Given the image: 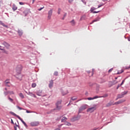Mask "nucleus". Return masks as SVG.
Wrapping results in <instances>:
<instances>
[{
	"label": "nucleus",
	"mask_w": 130,
	"mask_h": 130,
	"mask_svg": "<svg viewBox=\"0 0 130 130\" xmlns=\"http://www.w3.org/2000/svg\"><path fill=\"white\" fill-rule=\"evenodd\" d=\"M12 114L13 115H15V116H16V117H17L18 118H19L20 119V120L21 121V122H22V123L24 124V125L25 126H27V124H26V122H25V121H24V120H23V119H22L21 117H20V116H19L18 115H17L16 114H15L14 113H12Z\"/></svg>",
	"instance_id": "obj_1"
},
{
	"label": "nucleus",
	"mask_w": 130,
	"mask_h": 130,
	"mask_svg": "<svg viewBox=\"0 0 130 130\" xmlns=\"http://www.w3.org/2000/svg\"><path fill=\"white\" fill-rule=\"evenodd\" d=\"M16 74H21V72H22V66L19 65L16 67Z\"/></svg>",
	"instance_id": "obj_2"
},
{
	"label": "nucleus",
	"mask_w": 130,
	"mask_h": 130,
	"mask_svg": "<svg viewBox=\"0 0 130 130\" xmlns=\"http://www.w3.org/2000/svg\"><path fill=\"white\" fill-rule=\"evenodd\" d=\"M96 109V106L89 108L87 110V112H90V113H92V112H94V111H95Z\"/></svg>",
	"instance_id": "obj_3"
},
{
	"label": "nucleus",
	"mask_w": 130,
	"mask_h": 130,
	"mask_svg": "<svg viewBox=\"0 0 130 130\" xmlns=\"http://www.w3.org/2000/svg\"><path fill=\"white\" fill-rule=\"evenodd\" d=\"M30 126H37L39 125V122L38 121L31 122L30 123Z\"/></svg>",
	"instance_id": "obj_4"
},
{
	"label": "nucleus",
	"mask_w": 130,
	"mask_h": 130,
	"mask_svg": "<svg viewBox=\"0 0 130 130\" xmlns=\"http://www.w3.org/2000/svg\"><path fill=\"white\" fill-rule=\"evenodd\" d=\"M87 108H88L87 105H83L79 108V112L83 111V110H85V109H87Z\"/></svg>",
	"instance_id": "obj_5"
},
{
	"label": "nucleus",
	"mask_w": 130,
	"mask_h": 130,
	"mask_svg": "<svg viewBox=\"0 0 130 130\" xmlns=\"http://www.w3.org/2000/svg\"><path fill=\"white\" fill-rule=\"evenodd\" d=\"M53 10L51 9L50 11L48 12V20H50L51 19V16H52V12Z\"/></svg>",
	"instance_id": "obj_6"
},
{
	"label": "nucleus",
	"mask_w": 130,
	"mask_h": 130,
	"mask_svg": "<svg viewBox=\"0 0 130 130\" xmlns=\"http://www.w3.org/2000/svg\"><path fill=\"white\" fill-rule=\"evenodd\" d=\"M95 10H97V8H95L94 7H91L90 9V12L91 13H92V14H98V13H99L100 11H94Z\"/></svg>",
	"instance_id": "obj_7"
},
{
	"label": "nucleus",
	"mask_w": 130,
	"mask_h": 130,
	"mask_svg": "<svg viewBox=\"0 0 130 130\" xmlns=\"http://www.w3.org/2000/svg\"><path fill=\"white\" fill-rule=\"evenodd\" d=\"M16 78L19 80V81H22V78H23V76L21 75L20 74H16L15 75Z\"/></svg>",
	"instance_id": "obj_8"
},
{
	"label": "nucleus",
	"mask_w": 130,
	"mask_h": 130,
	"mask_svg": "<svg viewBox=\"0 0 130 130\" xmlns=\"http://www.w3.org/2000/svg\"><path fill=\"white\" fill-rule=\"evenodd\" d=\"M117 83H118V82L116 81H114L113 82H109V87H112V86H113L114 85H115L116 84H117Z\"/></svg>",
	"instance_id": "obj_9"
},
{
	"label": "nucleus",
	"mask_w": 130,
	"mask_h": 130,
	"mask_svg": "<svg viewBox=\"0 0 130 130\" xmlns=\"http://www.w3.org/2000/svg\"><path fill=\"white\" fill-rule=\"evenodd\" d=\"M5 86H6L7 87H10V86H11L9 85L10 84H11V83H10V81H9L8 80L5 81Z\"/></svg>",
	"instance_id": "obj_10"
},
{
	"label": "nucleus",
	"mask_w": 130,
	"mask_h": 130,
	"mask_svg": "<svg viewBox=\"0 0 130 130\" xmlns=\"http://www.w3.org/2000/svg\"><path fill=\"white\" fill-rule=\"evenodd\" d=\"M2 44L7 48H9V47H10V45L6 42H3Z\"/></svg>",
	"instance_id": "obj_11"
},
{
	"label": "nucleus",
	"mask_w": 130,
	"mask_h": 130,
	"mask_svg": "<svg viewBox=\"0 0 130 130\" xmlns=\"http://www.w3.org/2000/svg\"><path fill=\"white\" fill-rule=\"evenodd\" d=\"M49 87V88H51L52 87H53V80L50 81Z\"/></svg>",
	"instance_id": "obj_12"
},
{
	"label": "nucleus",
	"mask_w": 130,
	"mask_h": 130,
	"mask_svg": "<svg viewBox=\"0 0 130 130\" xmlns=\"http://www.w3.org/2000/svg\"><path fill=\"white\" fill-rule=\"evenodd\" d=\"M17 32L19 36H22L23 35V30L18 29Z\"/></svg>",
	"instance_id": "obj_13"
},
{
	"label": "nucleus",
	"mask_w": 130,
	"mask_h": 130,
	"mask_svg": "<svg viewBox=\"0 0 130 130\" xmlns=\"http://www.w3.org/2000/svg\"><path fill=\"white\" fill-rule=\"evenodd\" d=\"M17 9L18 7L16 6V5L13 4L12 6V9L13 10V11H17Z\"/></svg>",
	"instance_id": "obj_14"
},
{
	"label": "nucleus",
	"mask_w": 130,
	"mask_h": 130,
	"mask_svg": "<svg viewBox=\"0 0 130 130\" xmlns=\"http://www.w3.org/2000/svg\"><path fill=\"white\" fill-rule=\"evenodd\" d=\"M100 20V19L99 18H96L95 19L93 20L90 24H93V23L95 22H98Z\"/></svg>",
	"instance_id": "obj_15"
},
{
	"label": "nucleus",
	"mask_w": 130,
	"mask_h": 130,
	"mask_svg": "<svg viewBox=\"0 0 130 130\" xmlns=\"http://www.w3.org/2000/svg\"><path fill=\"white\" fill-rule=\"evenodd\" d=\"M61 104V101H58L56 104V107H58V106L60 105Z\"/></svg>",
	"instance_id": "obj_16"
},
{
	"label": "nucleus",
	"mask_w": 130,
	"mask_h": 130,
	"mask_svg": "<svg viewBox=\"0 0 130 130\" xmlns=\"http://www.w3.org/2000/svg\"><path fill=\"white\" fill-rule=\"evenodd\" d=\"M70 23H71V24L72 25V26H75V25H76V22H75L74 20H72Z\"/></svg>",
	"instance_id": "obj_17"
},
{
	"label": "nucleus",
	"mask_w": 130,
	"mask_h": 130,
	"mask_svg": "<svg viewBox=\"0 0 130 130\" xmlns=\"http://www.w3.org/2000/svg\"><path fill=\"white\" fill-rule=\"evenodd\" d=\"M127 92H128V91H126L122 92L121 93V94H122V96H124V95H126V93H127Z\"/></svg>",
	"instance_id": "obj_18"
},
{
	"label": "nucleus",
	"mask_w": 130,
	"mask_h": 130,
	"mask_svg": "<svg viewBox=\"0 0 130 130\" xmlns=\"http://www.w3.org/2000/svg\"><path fill=\"white\" fill-rule=\"evenodd\" d=\"M67 119V117H64L61 119V122H64L66 121V120Z\"/></svg>",
	"instance_id": "obj_19"
},
{
	"label": "nucleus",
	"mask_w": 130,
	"mask_h": 130,
	"mask_svg": "<svg viewBox=\"0 0 130 130\" xmlns=\"http://www.w3.org/2000/svg\"><path fill=\"white\" fill-rule=\"evenodd\" d=\"M119 101L120 102V104H121V103H123V102H125V100H120Z\"/></svg>",
	"instance_id": "obj_20"
},
{
	"label": "nucleus",
	"mask_w": 130,
	"mask_h": 130,
	"mask_svg": "<svg viewBox=\"0 0 130 130\" xmlns=\"http://www.w3.org/2000/svg\"><path fill=\"white\" fill-rule=\"evenodd\" d=\"M119 101L120 102V104H121V103H123V102H125V100H120Z\"/></svg>",
	"instance_id": "obj_21"
},
{
	"label": "nucleus",
	"mask_w": 130,
	"mask_h": 130,
	"mask_svg": "<svg viewBox=\"0 0 130 130\" xmlns=\"http://www.w3.org/2000/svg\"><path fill=\"white\" fill-rule=\"evenodd\" d=\"M56 108H57V110H60V109H61V106L59 105V106H58V107H56Z\"/></svg>",
	"instance_id": "obj_22"
},
{
	"label": "nucleus",
	"mask_w": 130,
	"mask_h": 130,
	"mask_svg": "<svg viewBox=\"0 0 130 130\" xmlns=\"http://www.w3.org/2000/svg\"><path fill=\"white\" fill-rule=\"evenodd\" d=\"M19 96H20V97H21V98H22V99H23L24 95H23V93H19Z\"/></svg>",
	"instance_id": "obj_23"
},
{
	"label": "nucleus",
	"mask_w": 130,
	"mask_h": 130,
	"mask_svg": "<svg viewBox=\"0 0 130 130\" xmlns=\"http://www.w3.org/2000/svg\"><path fill=\"white\" fill-rule=\"evenodd\" d=\"M123 97V96H122V93L118 95V98H119V99L122 98Z\"/></svg>",
	"instance_id": "obj_24"
},
{
	"label": "nucleus",
	"mask_w": 130,
	"mask_h": 130,
	"mask_svg": "<svg viewBox=\"0 0 130 130\" xmlns=\"http://www.w3.org/2000/svg\"><path fill=\"white\" fill-rule=\"evenodd\" d=\"M9 93L10 94V95H14V94H15V92H14L13 91H9Z\"/></svg>",
	"instance_id": "obj_25"
},
{
	"label": "nucleus",
	"mask_w": 130,
	"mask_h": 130,
	"mask_svg": "<svg viewBox=\"0 0 130 130\" xmlns=\"http://www.w3.org/2000/svg\"><path fill=\"white\" fill-rule=\"evenodd\" d=\"M36 86H37L36 83H32L31 85L32 88H35V87H36Z\"/></svg>",
	"instance_id": "obj_26"
},
{
	"label": "nucleus",
	"mask_w": 130,
	"mask_h": 130,
	"mask_svg": "<svg viewBox=\"0 0 130 130\" xmlns=\"http://www.w3.org/2000/svg\"><path fill=\"white\" fill-rule=\"evenodd\" d=\"M111 103H108L106 105V107H109L110 106H111Z\"/></svg>",
	"instance_id": "obj_27"
},
{
	"label": "nucleus",
	"mask_w": 130,
	"mask_h": 130,
	"mask_svg": "<svg viewBox=\"0 0 130 130\" xmlns=\"http://www.w3.org/2000/svg\"><path fill=\"white\" fill-rule=\"evenodd\" d=\"M9 91H5L4 92V95L5 96H7V95H9Z\"/></svg>",
	"instance_id": "obj_28"
},
{
	"label": "nucleus",
	"mask_w": 130,
	"mask_h": 130,
	"mask_svg": "<svg viewBox=\"0 0 130 130\" xmlns=\"http://www.w3.org/2000/svg\"><path fill=\"white\" fill-rule=\"evenodd\" d=\"M103 6H104V4L102 3L101 5L98 6V9H99V8H101V7H103Z\"/></svg>",
	"instance_id": "obj_29"
},
{
	"label": "nucleus",
	"mask_w": 130,
	"mask_h": 130,
	"mask_svg": "<svg viewBox=\"0 0 130 130\" xmlns=\"http://www.w3.org/2000/svg\"><path fill=\"white\" fill-rule=\"evenodd\" d=\"M8 99L10 100L11 102H13L14 100L10 97V96H8Z\"/></svg>",
	"instance_id": "obj_30"
},
{
	"label": "nucleus",
	"mask_w": 130,
	"mask_h": 130,
	"mask_svg": "<svg viewBox=\"0 0 130 130\" xmlns=\"http://www.w3.org/2000/svg\"><path fill=\"white\" fill-rule=\"evenodd\" d=\"M61 11V9L60 8H58V12H57L58 15L60 14V12Z\"/></svg>",
	"instance_id": "obj_31"
},
{
	"label": "nucleus",
	"mask_w": 130,
	"mask_h": 130,
	"mask_svg": "<svg viewBox=\"0 0 130 130\" xmlns=\"http://www.w3.org/2000/svg\"><path fill=\"white\" fill-rule=\"evenodd\" d=\"M124 82H125V79H124V80L122 81V83L120 84V86H122V85H123Z\"/></svg>",
	"instance_id": "obj_32"
},
{
	"label": "nucleus",
	"mask_w": 130,
	"mask_h": 130,
	"mask_svg": "<svg viewBox=\"0 0 130 130\" xmlns=\"http://www.w3.org/2000/svg\"><path fill=\"white\" fill-rule=\"evenodd\" d=\"M69 92L68 91H67L66 92H62V94L63 95V96H64V95H67V94H68Z\"/></svg>",
	"instance_id": "obj_33"
},
{
	"label": "nucleus",
	"mask_w": 130,
	"mask_h": 130,
	"mask_svg": "<svg viewBox=\"0 0 130 130\" xmlns=\"http://www.w3.org/2000/svg\"><path fill=\"white\" fill-rule=\"evenodd\" d=\"M54 76H58V72H55L54 73Z\"/></svg>",
	"instance_id": "obj_34"
},
{
	"label": "nucleus",
	"mask_w": 130,
	"mask_h": 130,
	"mask_svg": "<svg viewBox=\"0 0 130 130\" xmlns=\"http://www.w3.org/2000/svg\"><path fill=\"white\" fill-rule=\"evenodd\" d=\"M86 100H93V98H88L87 99H86Z\"/></svg>",
	"instance_id": "obj_35"
},
{
	"label": "nucleus",
	"mask_w": 130,
	"mask_h": 130,
	"mask_svg": "<svg viewBox=\"0 0 130 130\" xmlns=\"http://www.w3.org/2000/svg\"><path fill=\"white\" fill-rule=\"evenodd\" d=\"M114 104H115V105H117V104H120V102H119V101H118V102L115 103Z\"/></svg>",
	"instance_id": "obj_36"
},
{
	"label": "nucleus",
	"mask_w": 130,
	"mask_h": 130,
	"mask_svg": "<svg viewBox=\"0 0 130 130\" xmlns=\"http://www.w3.org/2000/svg\"><path fill=\"white\" fill-rule=\"evenodd\" d=\"M122 73H123V70H121V72H118L117 74V75H119V74H121Z\"/></svg>",
	"instance_id": "obj_37"
},
{
	"label": "nucleus",
	"mask_w": 130,
	"mask_h": 130,
	"mask_svg": "<svg viewBox=\"0 0 130 130\" xmlns=\"http://www.w3.org/2000/svg\"><path fill=\"white\" fill-rule=\"evenodd\" d=\"M72 100H73V101H75V100H77V98H75V97H73L71 98Z\"/></svg>",
	"instance_id": "obj_38"
},
{
	"label": "nucleus",
	"mask_w": 130,
	"mask_h": 130,
	"mask_svg": "<svg viewBox=\"0 0 130 130\" xmlns=\"http://www.w3.org/2000/svg\"><path fill=\"white\" fill-rule=\"evenodd\" d=\"M65 124L66 125H69V126L71 125V123L70 122H67Z\"/></svg>",
	"instance_id": "obj_39"
},
{
	"label": "nucleus",
	"mask_w": 130,
	"mask_h": 130,
	"mask_svg": "<svg viewBox=\"0 0 130 130\" xmlns=\"http://www.w3.org/2000/svg\"><path fill=\"white\" fill-rule=\"evenodd\" d=\"M2 5H4V2H3V1H0V7H2Z\"/></svg>",
	"instance_id": "obj_40"
},
{
	"label": "nucleus",
	"mask_w": 130,
	"mask_h": 130,
	"mask_svg": "<svg viewBox=\"0 0 130 130\" xmlns=\"http://www.w3.org/2000/svg\"><path fill=\"white\" fill-rule=\"evenodd\" d=\"M28 95H29L30 96H33V93H32V92H28Z\"/></svg>",
	"instance_id": "obj_41"
},
{
	"label": "nucleus",
	"mask_w": 130,
	"mask_h": 130,
	"mask_svg": "<svg viewBox=\"0 0 130 130\" xmlns=\"http://www.w3.org/2000/svg\"><path fill=\"white\" fill-rule=\"evenodd\" d=\"M112 71H113V69H110L109 70V71H108V72L109 73H111V72H112Z\"/></svg>",
	"instance_id": "obj_42"
},
{
	"label": "nucleus",
	"mask_w": 130,
	"mask_h": 130,
	"mask_svg": "<svg viewBox=\"0 0 130 130\" xmlns=\"http://www.w3.org/2000/svg\"><path fill=\"white\" fill-rule=\"evenodd\" d=\"M19 5H20L21 6H23V5H24V4L23 2H19Z\"/></svg>",
	"instance_id": "obj_43"
},
{
	"label": "nucleus",
	"mask_w": 130,
	"mask_h": 130,
	"mask_svg": "<svg viewBox=\"0 0 130 130\" xmlns=\"http://www.w3.org/2000/svg\"><path fill=\"white\" fill-rule=\"evenodd\" d=\"M17 108L19 109V110H22V109H23L22 108L19 107V106H17Z\"/></svg>",
	"instance_id": "obj_44"
},
{
	"label": "nucleus",
	"mask_w": 130,
	"mask_h": 130,
	"mask_svg": "<svg viewBox=\"0 0 130 130\" xmlns=\"http://www.w3.org/2000/svg\"><path fill=\"white\" fill-rule=\"evenodd\" d=\"M43 9H44V7H43V8H41L40 9H38V11H41L42 10H43Z\"/></svg>",
	"instance_id": "obj_45"
},
{
	"label": "nucleus",
	"mask_w": 130,
	"mask_h": 130,
	"mask_svg": "<svg viewBox=\"0 0 130 130\" xmlns=\"http://www.w3.org/2000/svg\"><path fill=\"white\" fill-rule=\"evenodd\" d=\"M97 98H99V97L98 96H95L93 98V99H97Z\"/></svg>",
	"instance_id": "obj_46"
},
{
	"label": "nucleus",
	"mask_w": 130,
	"mask_h": 130,
	"mask_svg": "<svg viewBox=\"0 0 130 130\" xmlns=\"http://www.w3.org/2000/svg\"><path fill=\"white\" fill-rule=\"evenodd\" d=\"M73 2H74V0H69V3H70V4H72Z\"/></svg>",
	"instance_id": "obj_47"
},
{
	"label": "nucleus",
	"mask_w": 130,
	"mask_h": 130,
	"mask_svg": "<svg viewBox=\"0 0 130 130\" xmlns=\"http://www.w3.org/2000/svg\"><path fill=\"white\" fill-rule=\"evenodd\" d=\"M93 75H94V70H92V72L91 73V75L90 76V77H92V76H93Z\"/></svg>",
	"instance_id": "obj_48"
},
{
	"label": "nucleus",
	"mask_w": 130,
	"mask_h": 130,
	"mask_svg": "<svg viewBox=\"0 0 130 130\" xmlns=\"http://www.w3.org/2000/svg\"><path fill=\"white\" fill-rule=\"evenodd\" d=\"M121 85H120V84H118L117 87V89H118V88H119V87H120Z\"/></svg>",
	"instance_id": "obj_49"
},
{
	"label": "nucleus",
	"mask_w": 130,
	"mask_h": 130,
	"mask_svg": "<svg viewBox=\"0 0 130 130\" xmlns=\"http://www.w3.org/2000/svg\"><path fill=\"white\" fill-rule=\"evenodd\" d=\"M108 94H105L103 97H108Z\"/></svg>",
	"instance_id": "obj_50"
},
{
	"label": "nucleus",
	"mask_w": 130,
	"mask_h": 130,
	"mask_svg": "<svg viewBox=\"0 0 130 130\" xmlns=\"http://www.w3.org/2000/svg\"><path fill=\"white\" fill-rule=\"evenodd\" d=\"M128 69H130V66H129L128 67H126L125 68L126 70H128Z\"/></svg>",
	"instance_id": "obj_51"
},
{
	"label": "nucleus",
	"mask_w": 130,
	"mask_h": 130,
	"mask_svg": "<svg viewBox=\"0 0 130 130\" xmlns=\"http://www.w3.org/2000/svg\"><path fill=\"white\" fill-rule=\"evenodd\" d=\"M55 130H60V128H57Z\"/></svg>",
	"instance_id": "obj_52"
},
{
	"label": "nucleus",
	"mask_w": 130,
	"mask_h": 130,
	"mask_svg": "<svg viewBox=\"0 0 130 130\" xmlns=\"http://www.w3.org/2000/svg\"><path fill=\"white\" fill-rule=\"evenodd\" d=\"M84 17H85V16H83L82 17H81V20H83V18H84Z\"/></svg>",
	"instance_id": "obj_53"
},
{
	"label": "nucleus",
	"mask_w": 130,
	"mask_h": 130,
	"mask_svg": "<svg viewBox=\"0 0 130 130\" xmlns=\"http://www.w3.org/2000/svg\"><path fill=\"white\" fill-rule=\"evenodd\" d=\"M67 16V13H65L64 14V17H66Z\"/></svg>",
	"instance_id": "obj_54"
},
{
	"label": "nucleus",
	"mask_w": 130,
	"mask_h": 130,
	"mask_svg": "<svg viewBox=\"0 0 130 130\" xmlns=\"http://www.w3.org/2000/svg\"><path fill=\"white\" fill-rule=\"evenodd\" d=\"M26 113H30V111L27 110V111H26Z\"/></svg>",
	"instance_id": "obj_55"
},
{
	"label": "nucleus",
	"mask_w": 130,
	"mask_h": 130,
	"mask_svg": "<svg viewBox=\"0 0 130 130\" xmlns=\"http://www.w3.org/2000/svg\"><path fill=\"white\" fill-rule=\"evenodd\" d=\"M32 96H33V97H35V98L36 97V95H35V94H33Z\"/></svg>",
	"instance_id": "obj_56"
},
{
	"label": "nucleus",
	"mask_w": 130,
	"mask_h": 130,
	"mask_svg": "<svg viewBox=\"0 0 130 130\" xmlns=\"http://www.w3.org/2000/svg\"><path fill=\"white\" fill-rule=\"evenodd\" d=\"M36 0H32V4H34V3L35 2Z\"/></svg>",
	"instance_id": "obj_57"
},
{
	"label": "nucleus",
	"mask_w": 130,
	"mask_h": 130,
	"mask_svg": "<svg viewBox=\"0 0 130 130\" xmlns=\"http://www.w3.org/2000/svg\"><path fill=\"white\" fill-rule=\"evenodd\" d=\"M128 41H130V37L129 38H128Z\"/></svg>",
	"instance_id": "obj_58"
},
{
	"label": "nucleus",
	"mask_w": 130,
	"mask_h": 130,
	"mask_svg": "<svg viewBox=\"0 0 130 130\" xmlns=\"http://www.w3.org/2000/svg\"><path fill=\"white\" fill-rule=\"evenodd\" d=\"M11 122L12 123H14V122L13 121V119H11Z\"/></svg>",
	"instance_id": "obj_59"
},
{
	"label": "nucleus",
	"mask_w": 130,
	"mask_h": 130,
	"mask_svg": "<svg viewBox=\"0 0 130 130\" xmlns=\"http://www.w3.org/2000/svg\"><path fill=\"white\" fill-rule=\"evenodd\" d=\"M14 128H15V130H17V127L15 126Z\"/></svg>",
	"instance_id": "obj_60"
},
{
	"label": "nucleus",
	"mask_w": 130,
	"mask_h": 130,
	"mask_svg": "<svg viewBox=\"0 0 130 130\" xmlns=\"http://www.w3.org/2000/svg\"><path fill=\"white\" fill-rule=\"evenodd\" d=\"M91 72L90 71H87L88 74H90Z\"/></svg>",
	"instance_id": "obj_61"
},
{
	"label": "nucleus",
	"mask_w": 130,
	"mask_h": 130,
	"mask_svg": "<svg viewBox=\"0 0 130 130\" xmlns=\"http://www.w3.org/2000/svg\"><path fill=\"white\" fill-rule=\"evenodd\" d=\"M0 50H4V49L0 48Z\"/></svg>",
	"instance_id": "obj_62"
},
{
	"label": "nucleus",
	"mask_w": 130,
	"mask_h": 130,
	"mask_svg": "<svg viewBox=\"0 0 130 130\" xmlns=\"http://www.w3.org/2000/svg\"><path fill=\"white\" fill-rule=\"evenodd\" d=\"M115 80H117V77L115 78Z\"/></svg>",
	"instance_id": "obj_63"
},
{
	"label": "nucleus",
	"mask_w": 130,
	"mask_h": 130,
	"mask_svg": "<svg viewBox=\"0 0 130 130\" xmlns=\"http://www.w3.org/2000/svg\"><path fill=\"white\" fill-rule=\"evenodd\" d=\"M5 90H6V91H7V88H5Z\"/></svg>",
	"instance_id": "obj_64"
}]
</instances>
